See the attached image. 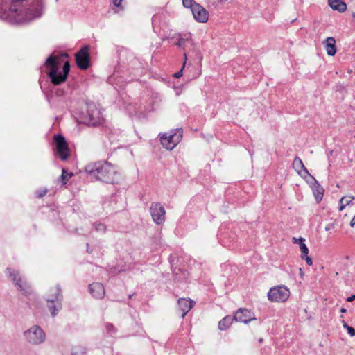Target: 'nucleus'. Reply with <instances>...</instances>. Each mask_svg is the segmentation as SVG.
Returning <instances> with one entry per match:
<instances>
[{
  "mask_svg": "<svg viewBox=\"0 0 355 355\" xmlns=\"http://www.w3.org/2000/svg\"><path fill=\"white\" fill-rule=\"evenodd\" d=\"M44 10L43 0H10L8 15L14 23L28 22L40 17Z\"/></svg>",
  "mask_w": 355,
  "mask_h": 355,
  "instance_id": "1",
  "label": "nucleus"
},
{
  "mask_svg": "<svg viewBox=\"0 0 355 355\" xmlns=\"http://www.w3.org/2000/svg\"><path fill=\"white\" fill-rule=\"evenodd\" d=\"M85 171L97 180L114 184L118 180L116 166L107 161H98L88 164Z\"/></svg>",
  "mask_w": 355,
  "mask_h": 355,
  "instance_id": "2",
  "label": "nucleus"
},
{
  "mask_svg": "<svg viewBox=\"0 0 355 355\" xmlns=\"http://www.w3.org/2000/svg\"><path fill=\"white\" fill-rule=\"evenodd\" d=\"M60 61L57 57L49 56L45 62V66L48 70V76L53 85H60L64 82L70 70V64L68 61L65 62L62 66V71H60Z\"/></svg>",
  "mask_w": 355,
  "mask_h": 355,
  "instance_id": "3",
  "label": "nucleus"
},
{
  "mask_svg": "<svg viewBox=\"0 0 355 355\" xmlns=\"http://www.w3.org/2000/svg\"><path fill=\"white\" fill-rule=\"evenodd\" d=\"M62 298L61 288L59 285L50 290V295L46 297V301L47 302V307L53 317L56 315L61 309Z\"/></svg>",
  "mask_w": 355,
  "mask_h": 355,
  "instance_id": "4",
  "label": "nucleus"
},
{
  "mask_svg": "<svg viewBox=\"0 0 355 355\" xmlns=\"http://www.w3.org/2000/svg\"><path fill=\"white\" fill-rule=\"evenodd\" d=\"M23 336L25 340L31 345H39L46 340V334L39 325L35 324L26 330Z\"/></svg>",
  "mask_w": 355,
  "mask_h": 355,
  "instance_id": "5",
  "label": "nucleus"
},
{
  "mask_svg": "<svg viewBox=\"0 0 355 355\" xmlns=\"http://www.w3.org/2000/svg\"><path fill=\"white\" fill-rule=\"evenodd\" d=\"M183 131L181 128L172 130L169 133L163 134L160 137L164 148L172 150L181 141Z\"/></svg>",
  "mask_w": 355,
  "mask_h": 355,
  "instance_id": "6",
  "label": "nucleus"
},
{
  "mask_svg": "<svg viewBox=\"0 0 355 355\" xmlns=\"http://www.w3.org/2000/svg\"><path fill=\"white\" fill-rule=\"evenodd\" d=\"M290 295L289 290L284 286H279L270 289L268 297L270 301L284 302Z\"/></svg>",
  "mask_w": 355,
  "mask_h": 355,
  "instance_id": "7",
  "label": "nucleus"
},
{
  "mask_svg": "<svg viewBox=\"0 0 355 355\" xmlns=\"http://www.w3.org/2000/svg\"><path fill=\"white\" fill-rule=\"evenodd\" d=\"M8 271L11 280L17 287V289L23 294H29L31 293V287L28 283L21 277L19 273L11 268H8Z\"/></svg>",
  "mask_w": 355,
  "mask_h": 355,
  "instance_id": "8",
  "label": "nucleus"
},
{
  "mask_svg": "<svg viewBox=\"0 0 355 355\" xmlns=\"http://www.w3.org/2000/svg\"><path fill=\"white\" fill-rule=\"evenodd\" d=\"M103 119L102 114L94 105L88 107L84 116V123L87 125L96 126L98 125Z\"/></svg>",
  "mask_w": 355,
  "mask_h": 355,
  "instance_id": "9",
  "label": "nucleus"
},
{
  "mask_svg": "<svg viewBox=\"0 0 355 355\" xmlns=\"http://www.w3.org/2000/svg\"><path fill=\"white\" fill-rule=\"evenodd\" d=\"M150 212L153 220L156 224L160 225L164 222L166 211L164 207L159 202H153L150 207Z\"/></svg>",
  "mask_w": 355,
  "mask_h": 355,
  "instance_id": "10",
  "label": "nucleus"
},
{
  "mask_svg": "<svg viewBox=\"0 0 355 355\" xmlns=\"http://www.w3.org/2000/svg\"><path fill=\"white\" fill-rule=\"evenodd\" d=\"M54 141L58 155L62 160H66L69 157V146L65 138L62 135H55Z\"/></svg>",
  "mask_w": 355,
  "mask_h": 355,
  "instance_id": "11",
  "label": "nucleus"
},
{
  "mask_svg": "<svg viewBox=\"0 0 355 355\" xmlns=\"http://www.w3.org/2000/svg\"><path fill=\"white\" fill-rule=\"evenodd\" d=\"M76 62L78 67L83 70L89 67V47L85 46L76 54Z\"/></svg>",
  "mask_w": 355,
  "mask_h": 355,
  "instance_id": "12",
  "label": "nucleus"
},
{
  "mask_svg": "<svg viewBox=\"0 0 355 355\" xmlns=\"http://www.w3.org/2000/svg\"><path fill=\"white\" fill-rule=\"evenodd\" d=\"M234 320L236 322L248 323L252 320H255L256 318L250 310L244 308H240L234 315Z\"/></svg>",
  "mask_w": 355,
  "mask_h": 355,
  "instance_id": "13",
  "label": "nucleus"
},
{
  "mask_svg": "<svg viewBox=\"0 0 355 355\" xmlns=\"http://www.w3.org/2000/svg\"><path fill=\"white\" fill-rule=\"evenodd\" d=\"M191 12L194 19L198 22L205 23L209 19V13L207 10L199 3L194 6L193 10Z\"/></svg>",
  "mask_w": 355,
  "mask_h": 355,
  "instance_id": "14",
  "label": "nucleus"
},
{
  "mask_svg": "<svg viewBox=\"0 0 355 355\" xmlns=\"http://www.w3.org/2000/svg\"><path fill=\"white\" fill-rule=\"evenodd\" d=\"M293 168L302 178H306V176H309L312 180H314V177L309 173L302 159L297 156L293 160Z\"/></svg>",
  "mask_w": 355,
  "mask_h": 355,
  "instance_id": "15",
  "label": "nucleus"
},
{
  "mask_svg": "<svg viewBox=\"0 0 355 355\" xmlns=\"http://www.w3.org/2000/svg\"><path fill=\"white\" fill-rule=\"evenodd\" d=\"M195 302L189 298H180L178 301L179 309L182 311V318H184L187 313L193 306Z\"/></svg>",
  "mask_w": 355,
  "mask_h": 355,
  "instance_id": "16",
  "label": "nucleus"
},
{
  "mask_svg": "<svg viewBox=\"0 0 355 355\" xmlns=\"http://www.w3.org/2000/svg\"><path fill=\"white\" fill-rule=\"evenodd\" d=\"M90 293L97 299H103L105 296V292L104 286L101 283H92L89 286Z\"/></svg>",
  "mask_w": 355,
  "mask_h": 355,
  "instance_id": "17",
  "label": "nucleus"
},
{
  "mask_svg": "<svg viewBox=\"0 0 355 355\" xmlns=\"http://www.w3.org/2000/svg\"><path fill=\"white\" fill-rule=\"evenodd\" d=\"M323 44L324 45L327 53L329 55L333 56L336 53V40L332 37H327L324 42Z\"/></svg>",
  "mask_w": 355,
  "mask_h": 355,
  "instance_id": "18",
  "label": "nucleus"
},
{
  "mask_svg": "<svg viewBox=\"0 0 355 355\" xmlns=\"http://www.w3.org/2000/svg\"><path fill=\"white\" fill-rule=\"evenodd\" d=\"M328 2L333 10L340 12H343L347 9V5L343 0H328Z\"/></svg>",
  "mask_w": 355,
  "mask_h": 355,
  "instance_id": "19",
  "label": "nucleus"
},
{
  "mask_svg": "<svg viewBox=\"0 0 355 355\" xmlns=\"http://www.w3.org/2000/svg\"><path fill=\"white\" fill-rule=\"evenodd\" d=\"M293 243H299L300 249L301 251V258H304L309 253V249L306 245L304 243L305 239L302 237H300L299 239L293 238Z\"/></svg>",
  "mask_w": 355,
  "mask_h": 355,
  "instance_id": "20",
  "label": "nucleus"
},
{
  "mask_svg": "<svg viewBox=\"0 0 355 355\" xmlns=\"http://www.w3.org/2000/svg\"><path fill=\"white\" fill-rule=\"evenodd\" d=\"M314 181L313 192L314 196L318 202L320 201L322 198L324 193V189L319 184L318 182L314 178L312 180Z\"/></svg>",
  "mask_w": 355,
  "mask_h": 355,
  "instance_id": "21",
  "label": "nucleus"
},
{
  "mask_svg": "<svg viewBox=\"0 0 355 355\" xmlns=\"http://www.w3.org/2000/svg\"><path fill=\"white\" fill-rule=\"evenodd\" d=\"M234 320V317L232 318L230 315H227L224 317L219 322H218V329L220 330H225L232 324V321Z\"/></svg>",
  "mask_w": 355,
  "mask_h": 355,
  "instance_id": "22",
  "label": "nucleus"
},
{
  "mask_svg": "<svg viewBox=\"0 0 355 355\" xmlns=\"http://www.w3.org/2000/svg\"><path fill=\"white\" fill-rule=\"evenodd\" d=\"M72 173H67L64 168L62 171V175L60 176V180L62 182V184H65L67 181L72 177Z\"/></svg>",
  "mask_w": 355,
  "mask_h": 355,
  "instance_id": "23",
  "label": "nucleus"
},
{
  "mask_svg": "<svg viewBox=\"0 0 355 355\" xmlns=\"http://www.w3.org/2000/svg\"><path fill=\"white\" fill-rule=\"evenodd\" d=\"M182 5L185 8H190L192 11L194 6L198 5V3L194 0H182Z\"/></svg>",
  "mask_w": 355,
  "mask_h": 355,
  "instance_id": "24",
  "label": "nucleus"
},
{
  "mask_svg": "<svg viewBox=\"0 0 355 355\" xmlns=\"http://www.w3.org/2000/svg\"><path fill=\"white\" fill-rule=\"evenodd\" d=\"M107 332L112 336L116 333V329L112 324H107L105 326Z\"/></svg>",
  "mask_w": 355,
  "mask_h": 355,
  "instance_id": "25",
  "label": "nucleus"
},
{
  "mask_svg": "<svg viewBox=\"0 0 355 355\" xmlns=\"http://www.w3.org/2000/svg\"><path fill=\"white\" fill-rule=\"evenodd\" d=\"M94 226L97 232H104L105 231V225L104 224L100 223H95Z\"/></svg>",
  "mask_w": 355,
  "mask_h": 355,
  "instance_id": "26",
  "label": "nucleus"
},
{
  "mask_svg": "<svg viewBox=\"0 0 355 355\" xmlns=\"http://www.w3.org/2000/svg\"><path fill=\"white\" fill-rule=\"evenodd\" d=\"M72 355H85V350L83 347H77L73 351Z\"/></svg>",
  "mask_w": 355,
  "mask_h": 355,
  "instance_id": "27",
  "label": "nucleus"
},
{
  "mask_svg": "<svg viewBox=\"0 0 355 355\" xmlns=\"http://www.w3.org/2000/svg\"><path fill=\"white\" fill-rule=\"evenodd\" d=\"M184 60H187V54L185 53H184ZM185 64H186V60H184V64H183V67H182V69L179 71L176 72L174 74V76L175 78H180L182 76V71H183V69H184Z\"/></svg>",
  "mask_w": 355,
  "mask_h": 355,
  "instance_id": "28",
  "label": "nucleus"
},
{
  "mask_svg": "<svg viewBox=\"0 0 355 355\" xmlns=\"http://www.w3.org/2000/svg\"><path fill=\"white\" fill-rule=\"evenodd\" d=\"M187 40V39L179 38L178 41L176 42V45L178 46L182 47L185 44Z\"/></svg>",
  "mask_w": 355,
  "mask_h": 355,
  "instance_id": "29",
  "label": "nucleus"
},
{
  "mask_svg": "<svg viewBox=\"0 0 355 355\" xmlns=\"http://www.w3.org/2000/svg\"><path fill=\"white\" fill-rule=\"evenodd\" d=\"M345 200V196H343L341 198V199L340 200V208H339V210L341 211L343 210L347 205H345V202H344V200Z\"/></svg>",
  "mask_w": 355,
  "mask_h": 355,
  "instance_id": "30",
  "label": "nucleus"
},
{
  "mask_svg": "<svg viewBox=\"0 0 355 355\" xmlns=\"http://www.w3.org/2000/svg\"><path fill=\"white\" fill-rule=\"evenodd\" d=\"M347 331V333L351 336H355V329L352 327H347V329H346Z\"/></svg>",
  "mask_w": 355,
  "mask_h": 355,
  "instance_id": "31",
  "label": "nucleus"
},
{
  "mask_svg": "<svg viewBox=\"0 0 355 355\" xmlns=\"http://www.w3.org/2000/svg\"><path fill=\"white\" fill-rule=\"evenodd\" d=\"M353 200H354V197L353 196H346L344 202L345 205H349Z\"/></svg>",
  "mask_w": 355,
  "mask_h": 355,
  "instance_id": "32",
  "label": "nucleus"
},
{
  "mask_svg": "<svg viewBox=\"0 0 355 355\" xmlns=\"http://www.w3.org/2000/svg\"><path fill=\"white\" fill-rule=\"evenodd\" d=\"M302 259H304L309 266H311L313 264L312 259L309 257L308 254L306 255V257H304V258H302Z\"/></svg>",
  "mask_w": 355,
  "mask_h": 355,
  "instance_id": "33",
  "label": "nucleus"
},
{
  "mask_svg": "<svg viewBox=\"0 0 355 355\" xmlns=\"http://www.w3.org/2000/svg\"><path fill=\"white\" fill-rule=\"evenodd\" d=\"M122 0H113V3L115 6L119 7L121 5Z\"/></svg>",
  "mask_w": 355,
  "mask_h": 355,
  "instance_id": "34",
  "label": "nucleus"
},
{
  "mask_svg": "<svg viewBox=\"0 0 355 355\" xmlns=\"http://www.w3.org/2000/svg\"><path fill=\"white\" fill-rule=\"evenodd\" d=\"M355 300V295H352L350 297L347 298V302H352Z\"/></svg>",
  "mask_w": 355,
  "mask_h": 355,
  "instance_id": "35",
  "label": "nucleus"
},
{
  "mask_svg": "<svg viewBox=\"0 0 355 355\" xmlns=\"http://www.w3.org/2000/svg\"><path fill=\"white\" fill-rule=\"evenodd\" d=\"M333 226H334V224H329V225H327L325 227V230H326V231H329V230H330L332 228V227H333Z\"/></svg>",
  "mask_w": 355,
  "mask_h": 355,
  "instance_id": "36",
  "label": "nucleus"
},
{
  "mask_svg": "<svg viewBox=\"0 0 355 355\" xmlns=\"http://www.w3.org/2000/svg\"><path fill=\"white\" fill-rule=\"evenodd\" d=\"M343 322V326L345 329H347V327H349L344 320L342 322Z\"/></svg>",
  "mask_w": 355,
  "mask_h": 355,
  "instance_id": "37",
  "label": "nucleus"
},
{
  "mask_svg": "<svg viewBox=\"0 0 355 355\" xmlns=\"http://www.w3.org/2000/svg\"><path fill=\"white\" fill-rule=\"evenodd\" d=\"M346 311H347V310H346V309H345V308L342 307V308L340 309V312H341V313H345Z\"/></svg>",
  "mask_w": 355,
  "mask_h": 355,
  "instance_id": "38",
  "label": "nucleus"
},
{
  "mask_svg": "<svg viewBox=\"0 0 355 355\" xmlns=\"http://www.w3.org/2000/svg\"><path fill=\"white\" fill-rule=\"evenodd\" d=\"M46 191H44L43 193H41L38 196H39L40 198H41V197L44 196L46 194Z\"/></svg>",
  "mask_w": 355,
  "mask_h": 355,
  "instance_id": "39",
  "label": "nucleus"
},
{
  "mask_svg": "<svg viewBox=\"0 0 355 355\" xmlns=\"http://www.w3.org/2000/svg\"><path fill=\"white\" fill-rule=\"evenodd\" d=\"M259 343H262V342H263V338H259Z\"/></svg>",
  "mask_w": 355,
  "mask_h": 355,
  "instance_id": "40",
  "label": "nucleus"
},
{
  "mask_svg": "<svg viewBox=\"0 0 355 355\" xmlns=\"http://www.w3.org/2000/svg\"><path fill=\"white\" fill-rule=\"evenodd\" d=\"M3 0H0V2L2 1ZM0 8L1 9L2 8L0 6Z\"/></svg>",
  "mask_w": 355,
  "mask_h": 355,
  "instance_id": "41",
  "label": "nucleus"
}]
</instances>
